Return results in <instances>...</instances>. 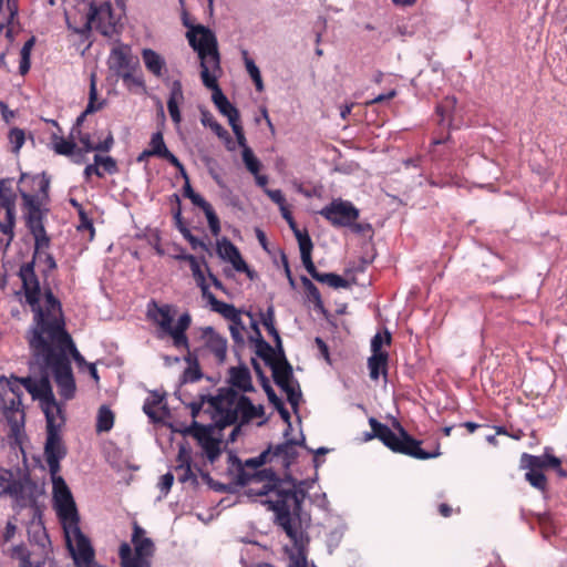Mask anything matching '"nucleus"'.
I'll return each mask as SVG.
<instances>
[{
	"instance_id": "1",
	"label": "nucleus",
	"mask_w": 567,
	"mask_h": 567,
	"mask_svg": "<svg viewBox=\"0 0 567 567\" xmlns=\"http://www.w3.org/2000/svg\"><path fill=\"white\" fill-rule=\"evenodd\" d=\"M22 289L27 303L33 312V326L28 332V342L34 357L71 355L79 364H86L78 351L71 336L65 330L62 307L51 289L44 291L45 307L40 305V282L33 272V264H27L21 269Z\"/></svg>"
},
{
	"instance_id": "2",
	"label": "nucleus",
	"mask_w": 567,
	"mask_h": 567,
	"mask_svg": "<svg viewBox=\"0 0 567 567\" xmlns=\"http://www.w3.org/2000/svg\"><path fill=\"white\" fill-rule=\"evenodd\" d=\"M267 478V483L259 489L251 488L256 496L266 497L261 504L268 505V509L275 512L276 523L285 530L293 544L292 548H286L288 564L286 567H317L307 559L308 537L300 530L293 516L299 518L301 504L305 501L306 493L295 486L285 488L282 482L272 471L261 472Z\"/></svg>"
},
{
	"instance_id": "3",
	"label": "nucleus",
	"mask_w": 567,
	"mask_h": 567,
	"mask_svg": "<svg viewBox=\"0 0 567 567\" xmlns=\"http://www.w3.org/2000/svg\"><path fill=\"white\" fill-rule=\"evenodd\" d=\"M50 178L42 174L22 173L18 182V192L22 199L25 227L35 239V256L50 247L51 238L47 234L44 221L50 212L48 205Z\"/></svg>"
},
{
	"instance_id": "4",
	"label": "nucleus",
	"mask_w": 567,
	"mask_h": 567,
	"mask_svg": "<svg viewBox=\"0 0 567 567\" xmlns=\"http://www.w3.org/2000/svg\"><path fill=\"white\" fill-rule=\"evenodd\" d=\"M371 433H368L365 440L379 439L388 449L394 453L404 454L416 460H430L441 455L440 444L433 452H426L421 447V441L412 437L404 427L394 420V433L388 425L379 422L375 417L369 419Z\"/></svg>"
},
{
	"instance_id": "5",
	"label": "nucleus",
	"mask_w": 567,
	"mask_h": 567,
	"mask_svg": "<svg viewBox=\"0 0 567 567\" xmlns=\"http://www.w3.org/2000/svg\"><path fill=\"white\" fill-rule=\"evenodd\" d=\"M207 401L214 409L213 419L219 430L235 424L238 420L240 424H247L255 419L256 410L251 400L233 388L219 389L218 394L209 396Z\"/></svg>"
},
{
	"instance_id": "6",
	"label": "nucleus",
	"mask_w": 567,
	"mask_h": 567,
	"mask_svg": "<svg viewBox=\"0 0 567 567\" xmlns=\"http://www.w3.org/2000/svg\"><path fill=\"white\" fill-rule=\"evenodd\" d=\"M174 312L173 306L168 303L158 305L155 300L147 303V319L156 324L163 334L173 339L175 348L189 351L186 331L190 327L192 317L188 312H185L179 316L177 323L173 326Z\"/></svg>"
},
{
	"instance_id": "7",
	"label": "nucleus",
	"mask_w": 567,
	"mask_h": 567,
	"mask_svg": "<svg viewBox=\"0 0 567 567\" xmlns=\"http://www.w3.org/2000/svg\"><path fill=\"white\" fill-rule=\"evenodd\" d=\"M189 45L198 53L200 59V76L205 72L213 74L220 71V55L215 33L207 27L197 24L190 27L186 33Z\"/></svg>"
},
{
	"instance_id": "8",
	"label": "nucleus",
	"mask_w": 567,
	"mask_h": 567,
	"mask_svg": "<svg viewBox=\"0 0 567 567\" xmlns=\"http://www.w3.org/2000/svg\"><path fill=\"white\" fill-rule=\"evenodd\" d=\"M104 105V102H97V89L94 75L91 78L89 103L85 110L78 116L75 124L72 127L71 135L76 138L84 152H110L114 146V137L112 131H107V134L102 141L94 142L92 135L87 132H83L81 126L89 114L100 111Z\"/></svg>"
},
{
	"instance_id": "9",
	"label": "nucleus",
	"mask_w": 567,
	"mask_h": 567,
	"mask_svg": "<svg viewBox=\"0 0 567 567\" xmlns=\"http://www.w3.org/2000/svg\"><path fill=\"white\" fill-rule=\"evenodd\" d=\"M23 390L14 381L0 375V406L12 435L18 436L24 429L25 412L22 404Z\"/></svg>"
},
{
	"instance_id": "10",
	"label": "nucleus",
	"mask_w": 567,
	"mask_h": 567,
	"mask_svg": "<svg viewBox=\"0 0 567 567\" xmlns=\"http://www.w3.org/2000/svg\"><path fill=\"white\" fill-rule=\"evenodd\" d=\"M145 529L136 522L133 525L132 543L134 554L130 544L123 543L120 546L118 556L121 567H151V557L154 555L155 546L151 538L145 536Z\"/></svg>"
},
{
	"instance_id": "11",
	"label": "nucleus",
	"mask_w": 567,
	"mask_h": 567,
	"mask_svg": "<svg viewBox=\"0 0 567 567\" xmlns=\"http://www.w3.org/2000/svg\"><path fill=\"white\" fill-rule=\"evenodd\" d=\"M47 421V439L44 444V458L51 476L59 474L61 470L60 462L66 456L68 449L62 440L61 431L65 419L58 416Z\"/></svg>"
},
{
	"instance_id": "12",
	"label": "nucleus",
	"mask_w": 567,
	"mask_h": 567,
	"mask_svg": "<svg viewBox=\"0 0 567 567\" xmlns=\"http://www.w3.org/2000/svg\"><path fill=\"white\" fill-rule=\"evenodd\" d=\"M12 183V178L0 181V233L7 236L6 246L14 238L17 194Z\"/></svg>"
},
{
	"instance_id": "13",
	"label": "nucleus",
	"mask_w": 567,
	"mask_h": 567,
	"mask_svg": "<svg viewBox=\"0 0 567 567\" xmlns=\"http://www.w3.org/2000/svg\"><path fill=\"white\" fill-rule=\"evenodd\" d=\"M41 359L47 368H49L54 377V381L59 389V394L64 400H71L75 395V380L72 372V367L69 358H65L62 353L53 357H37Z\"/></svg>"
},
{
	"instance_id": "14",
	"label": "nucleus",
	"mask_w": 567,
	"mask_h": 567,
	"mask_svg": "<svg viewBox=\"0 0 567 567\" xmlns=\"http://www.w3.org/2000/svg\"><path fill=\"white\" fill-rule=\"evenodd\" d=\"M53 485L54 508L60 520L66 525H78L80 523L79 513L72 493L64 478L58 474L51 476Z\"/></svg>"
},
{
	"instance_id": "15",
	"label": "nucleus",
	"mask_w": 567,
	"mask_h": 567,
	"mask_svg": "<svg viewBox=\"0 0 567 567\" xmlns=\"http://www.w3.org/2000/svg\"><path fill=\"white\" fill-rule=\"evenodd\" d=\"M319 214L333 227H348L359 218V209L348 200L334 199L324 206Z\"/></svg>"
},
{
	"instance_id": "16",
	"label": "nucleus",
	"mask_w": 567,
	"mask_h": 567,
	"mask_svg": "<svg viewBox=\"0 0 567 567\" xmlns=\"http://www.w3.org/2000/svg\"><path fill=\"white\" fill-rule=\"evenodd\" d=\"M203 84L213 91L212 100L218 111L227 116L229 125L235 122H239L240 115L239 111L228 101L227 96L223 93L221 89L217 83V76L215 73L207 74L205 72L202 78Z\"/></svg>"
},
{
	"instance_id": "17",
	"label": "nucleus",
	"mask_w": 567,
	"mask_h": 567,
	"mask_svg": "<svg viewBox=\"0 0 567 567\" xmlns=\"http://www.w3.org/2000/svg\"><path fill=\"white\" fill-rule=\"evenodd\" d=\"M32 398L39 400L45 420L63 416V410L54 398L52 386L47 377H42L35 384V390L32 392Z\"/></svg>"
},
{
	"instance_id": "18",
	"label": "nucleus",
	"mask_w": 567,
	"mask_h": 567,
	"mask_svg": "<svg viewBox=\"0 0 567 567\" xmlns=\"http://www.w3.org/2000/svg\"><path fill=\"white\" fill-rule=\"evenodd\" d=\"M37 493L38 484L29 475H23L20 478L12 480L7 496H10L18 506L28 507L35 504Z\"/></svg>"
},
{
	"instance_id": "19",
	"label": "nucleus",
	"mask_w": 567,
	"mask_h": 567,
	"mask_svg": "<svg viewBox=\"0 0 567 567\" xmlns=\"http://www.w3.org/2000/svg\"><path fill=\"white\" fill-rule=\"evenodd\" d=\"M107 63L110 69L122 78L123 82H127L130 79H133L131 69L135 62L133 61L132 49L130 45L118 43L113 47Z\"/></svg>"
},
{
	"instance_id": "20",
	"label": "nucleus",
	"mask_w": 567,
	"mask_h": 567,
	"mask_svg": "<svg viewBox=\"0 0 567 567\" xmlns=\"http://www.w3.org/2000/svg\"><path fill=\"white\" fill-rule=\"evenodd\" d=\"M70 529H72L75 539V546H72L70 539H68V545L71 551V556L73 558L74 565L80 567L81 565L90 564L93 558H95V551L92 547L90 539L81 532L79 524L78 525H66Z\"/></svg>"
},
{
	"instance_id": "21",
	"label": "nucleus",
	"mask_w": 567,
	"mask_h": 567,
	"mask_svg": "<svg viewBox=\"0 0 567 567\" xmlns=\"http://www.w3.org/2000/svg\"><path fill=\"white\" fill-rule=\"evenodd\" d=\"M551 447H545L542 455H532L523 453L520 456L519 466L523 470H543L554 468L555 471L561 465L559 457L555 456Z\"/></svg>"
},
{
	"instance_id": "22",
	"label": "nucleus",
	"mask_w": 567,
	"mask_h": 567,
	"mask_svg": "<svg viewBox=\"0 0 567 567\" xmlns=\"http://www.w3.org/2000/svg\"><path fill=\"white\" fill-rule=\"evenodd\" d=\"M216 251L218 256L230 262L239 272H247L250 276L249 268L243 259L239 249L226 237L217 241Z\"/></svg>"
},
{
	"instance_id": "23",
	"label": "nucleus",
	"mask_w": 567,
	"mask_h": 567,
	"mask_svg": "<svg viewBox=\"0 0 567 567\" xmlns=\"http://www.w3.org/2000/svg\"><path fill=\"white\" fill-rule=\"evenodd\" d=\"M202 338L205 347L215 355L219 363H223L227 354V340L217 333L213 327L202 330Z\"/></svg>"
},
{
	"instance_id": "24",
	"label": "nucleus",
	"mask_w": 567,
	"mask_h": 567,
	"mask_svg": "<svg viewBox=\"0 0 567 567\" xmlns=\"http://www.w3.org/2000/svg\"><path fill=\"white\" fill-rule=\"evenodd\" d=\"M269 368L272 371V378L275 383L280 388L285 389L289 385H292L293 380V372L292 367L288 362L285 352H282V355H279L278 360L272 363V365H269Z\"/></svg>"
},
{
	"instance_id": "25",
	"label": "nucleus",
	"mask_w": 567,
	"mask_h": 567,
	"mask_svg": "<svg viewBox=\"0 0 567 567\" xmlns=\"http://www.w3.org/2000/svg\"><path fill=\"white\" fill-rule=\"evenodd\" d=\"M252 329L255 331V334H256V338L252 339L251 338V341L255 342V352L256 354L261 358L265 363L269 367V365H272V363H275L278 358H279V353H278V350L277 348L275 347H271L261 336V332L258 328V324L256 322H252Z\"/></svg>"
},
{
	"instance_id": "26",
	"label": "nucleus",
	"mask_w": 567,
	"mask_h": 567,
	"mask_svg": "<svg viewBox=\"0 0 567 567\" xmlns=\"http://www.w3.org/2000/svg\"><path fill=\"white\" fill-rule=\"evenodd\" d=\"M184 102V92L181 81H173L171 85L169 96L167 100V110L172 121L175 124H179L182 115L179 111V104Z\"/></svg>"
},
{
	"instance_id": "27",
	"label": "nucleus",
	"mask_w": 567,
	"mask_h": 567,
	"mask_svg": "<svg viewBox=\"0 0 567 567\" xmlns=\"http://www.w3.org/2000/svg\"><path fill=\"white\" fill-rule=\"evenodd\" d=\"M142 59L146 70L156 78H162L167 71L165 59L152 49H143Z\"/></svg>"
},
{
	"instance_id": "28",
	"label": "nucleus",
	"mask_w": 567,
	"mask_h": 567,
	"mask_svg": "<svg viewBox=\"0 0 567 567\" xmlns=\"http://www.w3.org/2000/svg\"><path fill=\"white\" fill-rule=\"evenodd\" d=\"M229 382L233 388H237L243 392L254 391L250 371L245 365L231 367L229 369Z\"/></svg>"
},
{
	"instance_id": "29",
	"label": "nucleus",
	"mask_w": 567,
	"mask_h": 567,
	"mask_svg": "<svg viewBox=\"0 0 567 567\" xmlns=\"http://www.w3.org/2000/svg\"><path fill=\"white\" fill-rule=\"evenodd\" d=\"M299 443L296 440H287L286 442L271 447L270 458L280 457L285 466H289L298 456L296 446Z\"/></svg>"
},
{
	"instance_id": "30",
	"label": "nucleus",
	"mask_w": 567,
	"mask_h": 567,
	"mask_svg": "<svg viewBox=\"0 0 567 567\" xmlns=\"http://www.w3.org/2000/svg\"><path fill=\"white\" fill-rule=\"evenodd\" d=\"M221 315L225 319L229 320L234 326L230 327V333L234 340L239 338V331L235 326L243 327L240 312L230 303L220 301L218 306L213 310Z\"/></svg>"
},
{
	"instance_id": "31",
	"label": "nucleus",
	"mask_w": 567,
	"mask_h": 567,
	"mask_svg": "<svg viewBox=\"0 0 567 567\" xmlns=\"http://www.w3.org/2000/svg\"><path fill=\"white\" fill-rule=\"evenodd\" d=\"M147 150L153 155V157L165 159L167 162L174 157V154L167 148L163 133L161 131L152 134Z\"/></svg>"
},
{
	"instance_id": "32",
	"label": "nucleus",
	"mask_w": 567,
	"mask_h": 567,
	"mask_svg": "<svg viewBox=\"0 0 567 567\" xmlns=\"http://www.w3.org/2000/svg\"><path fill=\"white\" fill-rule=\"evenodd\" d=\"M178 465L176 472L178 473V480L182 483L190 481L193 484H197V477L194 474L190 466V456L184 449H181L177 456Z\"/></svg>"
},
{
	"instance_id": "33",
	"label": "nucleus",
	"mask_w": 567,
	"mask_h": 567,
	"mask_svg": "<svg viewBox=\"0 0 567 567\" xmlns=\"http://www.w3.org/2000/svg\"><path fill=\"white\" fill-rule=\"evenodd\" d=\"M298 245L300 249L301 260L306 268V270L309 272V275L312 277L315 272H317V268L312 261L311 252L313 248L312 240L309 235L305 236H298Z\"/></svg>"
},
{
	"instance_id": "34",
	"label": "nucleus",
	"mask_w": 567,
	"mask_h": 567,
	"mask_svg": "<svg viewBox=\"0 0 567 567\" xmlns=\"http://www.w3.org/2000/svg\"><path fill=\"white\" fill-rule=\"evenodd\" d=\"M174 197L176 198V202L178 204L176 210L174 212V218L176 219V224H177V228L178 230L182 233L183 237L189 243V245L192 246V248L194 250L198 249V248H202L204 250L207 249V246L206 244L198 239L197 237H195L190 230L182 223V213H181V207H179V197L177 195H174Z\"/></svg>"
},
{
	"instance_id": "35",
	"label": "nucleus",
	"mask_w": 567,
	"mask_h": 567,
	"mask_svg": "<svg viewBox=\"0 0 567 567\" xmlns=\"http://www.w3.org/2000/svg\"><path fill=\"white\" fill-rule=\"evenodd\" d=\"M457 100L455 96H446L436 105V114L441 117L440 125L450 127L452 125V116L455 111Z\"/></svg>"
},
{
	"instance_id": "36",
	"label": "nucleus",
	"mask_w": 567,
	"mask_h": 567,
	"mask_svg": "<svg viewBox=\"0 0 567 567\" xmlns=\"http://www.w3.org/2000/svg\"><path fill=\"white\" fill-rule=\"evenodd\" d=\"M388 359V353H377L369 358L368 367L372 380H378L381 373L386 374Z\"/></svg>"
},
{
	"instance_id": "37",
	"label": "nucleus",
	"mask_w": 567,
	"mask_h": 567,
	"mask_svg": "<svg viewBox=\"0 0 567 567\" xmlns=\"http://www.w3.org/2000/svg\"><path fill=\"white\" fill-rule=\"evenodd\" d=\"M163 400L164 396L162 394L157 392H152L151 395L144 402L143 411L154 423L162 421V417L157 415L155 409L162 403Z\"/></svg>"
},
{
	"instance_id": "38",
	"label": "nucleus",
	"mask_w": 567,
	"mask_h": 567,
	"mask_svg": "<svg viewBox=\"0 0 567 567\" xmlns=\"http://www.w3.org/2000/svg\"><path fill=\"white\" fill-rule=\"evenodd\" d=\"M35 44V38L31 37L27 40L20 50L19 73L24 76L31 68V51Z\"/></svg>"
},
{
	"instance_id": "39",
	"label": "nucleus",
	"mask_w": 567,
	"mask_h": 567,
	"mask_svg": "<svg viewBox=\"0 0 567 567\" xmlns=\"http://www.w3.org/2000/svg\"><path fill=\"white\" fill-rule=\"evenodd\" d=\"M113 425L114 413L109 406L102 405L97 412L96 432H109L113 427Z\"/></svg>"
},
{
	"instance_id": "40",
	"label": "nucleus",
	"mask_w": 567,
	"mask_h": 567,
	"mask_svg": "<svg viewBox=\"0 0 567 567\" xmlns=\"http://www.w3.org/2000/svg\"><path fill=\"white\" fill-rule=\"evenodd\" d=\"M312 278L321 284H327L329 287L334 289L347 288L349 286L348 281L343 277L333 272L323 274L317 271Z\"/></svg>"
},
{
	"instance_id": "41",
	"label": "nucleus",
	"mask_w": 567,
	"mask_h": 567,
	"mask_svg": "<svg viewBox=\"0 0 567 567\" xmlns=\"http://www.w3.org/2000/svg\"><path fill=\"white\" fill-rule=\"evenodd\" d=\"M51 141L54 152L59 155L71 156L76 150V144L73 140H65L64 137L53 134Z\"/></svg>"
},
{
	"instance_id": "42",
	"label": "nucleus",
	"mask_w": 567,
	"mask_h": 567,
	"mask_svg": "<svg viewBox=\"0 0 567 567\" xmlns=\"http://www.w3.org/2000/svg\"><path fill=\"white\" fill-rule=\"evenodd\" d=\"M537 523L545 539H549L557 534V525L550 514H539L537 516Z\"/></svg>"
},
{
	"instance_id": "43",
	"label": "nucleus",
	"mask_w": 567,
	"mask_h": 567,
	"mask_svg": "<svg viewBox=\"0 0 567 567\" xmlns=\"http://www.w3.org/2000/svg\"><path fill=\"white\" fill-rule=\"evenodd\" d=\"M252 364L256 370V373L258 374V377L260 379L261 386H262L264 391L266 392L269 402L271 404L280 402L281 399L276 394L275 390L272 389V386L269 382V379L264 374L259 363L256 361H252Z\"/></svg>"
},
{
	"instance_id": "44",
	"label": "nucleus",
	"mask_w": 567,
	"mask_h": 567,
	"mask_svg": "<svg viewBox=\"0 0 567 567\" xmlns=\"http://www.w3.org/2000/svg\"><path fill=\"white\" fill-rule=\"evenodd\" d=\"M202 123L204 126L210 127V130L220 138L228 137V132L219 124L214 115L209 111L202 112Z\"/></svg>"
},
{
	"instance_id": "45",
	"label": "nucleus",
	"mask_w": 567,
	"mask_h": 567,
	"mask_svg": "<svg viewBox=\"0 0 567 567\" xmlns=\"http://www.w3.org/2000/svg\"><path fill=\"white\" fill-rule=\"evenodd\" d=\"M199 208L204 212V214L207 218L208 227H209L212 234L214 236H218L220 233V221H219V218H218L216 212L214 210L213 206L208 202H206Z\"/></svg>"
},
{
	"instance_id": "46",
	"label": "nucleus",
	"mask_w": 567,
	"mask_h": 567,
	"mask_svg": "<svg viewBox=\"0 0 567 567\" xmlns=\"http://www.w3.org/2000/svg\"><path fill=\"white\" fill-rule=\"evenodd\" d=\"M525 480L535 488L545 492L547 489V477L539 470H527Z\"/></svg>"
},
{
	"instance_id": "47",
	"label": "nucleus",
	"mask_w": 567,
	"mask_h": 567,
	"mask_svg": "<svg viewBox=\"0 0 567 567\" xmlns=\"http://www.w3.org/2000/svg\"><path fill=\"white\" fill-rule=\"evenodd\" d=\"M7 10L9 12V16L7 19L6 38L8 39L9 44H11L13 42V31L10 24H12L14 19L18 17L19 0H7Z\"/></svg>"
},
{
	"instance_id": "48",
	"label": "nucleus",
	"mask_w": 567,
	"mask_h": 567,
	"mask_svg": "<svg viewBox=\"0 0 567 567\" xmlns=\"http://www.w3.org/2000/svg\"><path fill=\"white\" fill-rule=\"evenodd\" d=\"M199 445L212 463L220 455V443L213 436L205 439V441L200 442Z\"/></svg>"
},
{
	"instance_id": "49",
	"label": "nucleus",
	"mask_w": 567,
	"mask_h": 567,
	"mask_svg": "<svg viewBox=\"0 0 567 567\" xmlns=\"http://www.w3.org/2000/svg\"><path fill=\"white\" fill-rule=\"evenodd\" d=\"M302 286L305 288L308 299L315 303L316 307H322V299L319 289L316 285L307 277L301 278Z\"/></svg>"
},
{
	"instance_id": "50",
	"label": "nucleus",
	"mask_w": 567,
	"mask_h": 567,
	"mask_svg": "<svg viewBox=\"0 0 567 567\" xmlns=\"http://www.w3.org/2000/svg\"><path fill=\"white\" fill-rule=\"evenodd\" d=\"M243 161L245 163L246 168L254 175L258 174L260 171V162L255 156L254 152L250 147L245 146L243 150Z\"/></svg>"
},
{
	"instance_id": "51",
	"label": "nucleus",
	"mask_w": 567,
	"mask_h": 567,
	"mask_svg": "<svg viewBox=\"0 0 567 567\" xmlns=\"http://www.w3.org/2000/svg\"><path fill=\"white\" fill-rule=\"evenodd\" d=\"M8 138L12 145L11 151L18 154L25 142L24 131L18 127H13L10 130Z\"/></svg>"
},
{
	"instance_id": "52",
	"label": "nucleus",
	"mask_w": 567,
	"mask_h": 567,
	"mask_svg": "<svg viewBox=\"0 0 567 567\" xmlns=\"http://www.w3.org/2000/svg\"><path fill=\"white\" fill-rule=\"evenodd\" d=\"M94 162L103 167L104 172L110 175L116 174L118 172L116 161L111 156H101L99 154L94 155Z\"/></svg>"
},
{
	"instance_id": "53",
	"label": "nucleus",
	"mask_w": 567,
	"mask_h": 567,
	"mask_svg": "<svg viewBox=\"0 0 567 567\" xmlns=\"http://www.w3.org/2000/svg\"><path fill=\"white\" fill-rule=\"evenodd\" d=\"M187 262L190 267V270H192V274H193V277L197 284V286H203L206 282V279H205V276H204V272L202 270V267L197 260V258L195 256H188L187 257Z\"/></svg>"
},
{
	"instance_id": "54",
	"label": "nucleus",
	"mask_w": 567,
	"mask_h": 567,
	"mask_svg": "<svg viewBox=\"0 0 567 567\" xmlns=\"http://www.w3.org/2000/svg\"><path fill=\"white\" fill-rule=\"evenodd\" d=\"M47 249H48V248H44V249L41 251V254H39V255H37V256H35V251H34V252H33V260H31V262L34 265V260H35L37 258H38L39 260H42V258H43V261H44V264L47 265L48 270H50V271H51V270L56 269V267H58V266H56V262H55L54 257H53L51 254L47 252ZM27 264H30V261H29V262L23 264V265L20 267V269H22V267H23V266H25ZM33 272L35 274V271H34V270H33ZM19 274H21V270H19ZM19 277H21V275H19ZM20 279L22 280V278H20Z\"/></svg>"
},
{
	"instance_id": "55",
	"label": "nucleus",
	"mask_w": 567,
	"mask_h": 567,
	"mask_svg": "<svg viewBox=\"0 0 567 567\" xmlns=\"http://www.w3.org/2000/svg\"><path fill=\"white\" fill-rule=\"evenodd\" d=\"M270 454H271V446H269L266 451L260 453L258 456L247 460L246 466L251 467V468H258V467L262 466L264 464H266L268 461H271Z\"/></svg>"
},
{
	"instance_id": "56",
	"label": "nucleus",
	"mask_w": 567,
	"mask_h": 567,
	"mask_svg": "<svg viewBox=\"0 0 567 567\" xmlns=\"http://www.w3.org/2000/svg\"><path fill=\"white\" fill-rule=\"evenodd\" d=\"M7 381H14V383L18 384V388L21 390L24 388L30 394L35 390V384L38 383V381L33 380L31 377L19 378L13 374L10 378H7Z\"/></svg>"
},
{
	"instance_id": "57",
	"label": "nucleus",
	"mask_w": 567,
	"mask_h": 567,
	"mask_svg": "<svg viewBox=\"0 0 567 567\" xmlns=\"http://www.w3.org/2000/svg\"><path fill=\"white\" fill-rule=\"evenodd\" d=\"M281 215L287 220V223L289 224V227L293 231V235H295L297 240H298V236L309 235L306 229L305 230H300L298 228V225L295 221L291 212L287 207H282Z\"/></svg>"
},
{
	"instance_id": "58",
	"label": "nucleus",
	"mask_w": 567,
	"mask_h": 567,
	"mask_svg": "<svg viewBox=\"0 0 567 567\" xmlns=\"http://www.w3.org/2000/svg\"><path fill=\"white\" fill-rule=\"evenodd\" d=\"M183 194L185 197L190 199L193 205H195L197 207L203 206L207 202L204 197H202L199 194L194 192L193 187L190 186L189 181L185 182Z\"/></svg>"
},
{
	"instance_id": "59",
	"label": "nucleus",
	"mask_w": 567,
	"mask_h": 567,
	"mask_svg": "<svg viewBox=\"0 0 567 567\" xmlns=\"http://www.w3.org/2000/svg\"><path fill=\"white\" fill-rule=\"evenodd\" d=\"M188 432L193 434V436L198 441V443L205 441V439L212 437L209 430L195 421L193 422V425Z\"/></svg>"
},
{
	"instance_id": "60",
	"label": "nucleus",
	"mask_w": 567,
	"mask_h": 567,
	"mask_svg": "<svg viewBox=\"0 0 567 567\" xmlns=\"http://www.w3.org/2000/svg\"><path fill=\"white\" fill-rule=\"evenodd\" d=\"M12 480L13 475L11 472L4 471L0 473V497L8 495Z\"/></svg>"
},
{
	"instance_id": "61",
	"label": "nucleus",
	"mask_w": 567,
	"mask_h": 567,
	"mask_svg": "<svg viewBox=\"0 0 567 567\" xmlns=\"http://www.w3.org/2000/svg\"><path fill=\"white\" fill-rule=\"evenodd\" d=\"M281 390L287 394V399L290 405L296 409L299 405L301 399L300 390H296L293 385H289Z\"/></svg>"
},
{
	"instance_id": "62",
	"label": "nucleus",
	"mask_w": 567,
	"mask_h": 567,
	"mask_svg": "<svg viewBox=\"0 0 567 567\" xmlns=\"http://www.w3.org/2000/svg\"><path fill=\"white\" fill-rule=\"evenodd\" d=\"M266 193L274 203L279 205L280 210L286 207V198L280 189H266Z\"/></svg>"
},
{
	"instance_id": "63",
	"label": "nucleus",
	"mask_w": 567,
	"mask_h": 567,
	"mask_svg": "<svg viewBox=\"0 0 567 567\" xmlns=\"http://www.w3.org/2000/svg\"><path fill=\"white\" fill-rule=\"evenodd\" d=\"M174 482V475L172 473H166L161 477V482L158 483V487L162 493L165 495L169 492Z\"/></svg>"
},
{
	"instance_id": "64",
	"label": "nucleus",
	"mask_w": 567,
	"mask_h": 567,
	"mask_svg": "<svg viewBox=\"0 0 567 567\" xmlns=\"http://www.w3.org/2000/svg\"><path fill=\"white\" fill-rule=\"evenodd\" d=\"M200 290H202V295L203 297L208 301V303L212 307V310H214L218 303L220 302V300H218L210 291H209V287L207 284L203 285V286H199Z\"/></svg>"
}]
</instances>
